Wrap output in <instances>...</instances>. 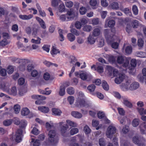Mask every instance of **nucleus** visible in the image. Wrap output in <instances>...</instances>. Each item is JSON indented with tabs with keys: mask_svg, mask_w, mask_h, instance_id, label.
Returning a JSON list of instances; mask_svg holds the SVG:
<instances>
[{
	"mask_svg": "<svg viewBox=\"0 0 146 146\" xmlns=\"http://www.w3.org/2000/svg\"><path fill=\"white\" fill-rule=\"evenodd\" d=\"M115 32V30L114 28H112L111 29H106L104 30V36L108 42H111L113 40L112 38Z\"/></svg>",
	"mask_w": 146,
	"mask_h": 146,
	"instance_id": "obj_1",
	"label": "nucleus"
},
{
	"mask_svg": "<svg viewBox=\"0 0 146 146\" xmlns=\"http://www.w3.org/2000/svg\"><path fill=\"white\" fill-rule=\"evenodd\" d=\"M117 129L113 125H110L107 128L106 132V135L107 137L111 139L113 136H115L117 133Z\"/></svg>",
	"mask_w": 146,
	"mask_h": 146,
	"instance_id": "obj_2",
	"label": "nucleus"
},
{
	"mask_svg": "<svg viewBox=\"0 0 146 146\" xmlns=\"http://www.w3.org/2000/svg\"><path fill=\"white\" fill-rule=\"evenodd\" d=\"M49 136L48 140L50 144L55 145L58 142L57 139L56 137V133L55 130H52L49 131L48 133Z\"/></svg>",
	"mask_w": 146,
	"mask_h": 146,
	"instance_id": "obj_3",
	"label": "nucleus"
},
{
	"mask_svg": "<svg viewBox=\"0 0 146 146\" xmlns=\"http://www.w3.org/2000/svg\"><path fill=\"white\" fill-rule=\"evenodd\" d=\"M117 61L118 63L119 64L123 63V66L125 68L128 66L129 63V61L128 60L121 56H119L118 57Z\"/></svg>",
	"mask_w": 146,
	"mask_h": 146,
	"instance_id": "obj_4",
	"label": "nucleus"
},
{
	"mask_svg": "<svg viewBox=\"0 0 146 146\" xmlns=\"http://www.w3.org/2000/svg\"><path fill=\"white\" fill-rule=\"evenodd\" d=\"M68 128L67 124H64L60 127V131L62 135L64 137H67L69 135V133L67 131Z\"/></svg>",
	"mask_w": 146,
	"mask_h": 146,
	"instance_id": "obj_5",
	"label": "nucleus"
},
{
	"mask_svg": "<svg viewBox=\"0 0 146 146\" xmlns=\"http://www.w3.org/2000/svg\"><path fill=\"white\" fill-rule=\"evenodd\" d=\"M78 103L79 104V105L78 104H76L78 107H85L86 108H88L90 106L89 104L87 102H86L84 100V99L83 98L80 100H78Z\"/></svg>",
	"mask_w": 146,
	"mask_h": 146,
	"instance_id": "obj_6",
	"label": "nucleus"
},
{
	"mask_svg": "<svg viewBox=\"0 0 146 146\" xmlns=\"http://www.w3.org/2000/svg\"><path fill=\"white\" fill-rule=\"evenodd\" d=\"M28 61V60L27 59H20L19 60V62L20 64L19 68L21 70H24L25 69V65Z\"/></svg>",
	"mask_w": 146,
	"mask_h": 146,
	"instance_id": "obj_7",
	"label": "nucleus"
},
{
	"mask_svg": "<svg viewBox=\"0 0 146 146\" xmlns=\"http://www.w3.org/2000/svg\"><path fill=\"white\" fill-rule=\"evenodd\" d=\"M22 135V130L21 129H17L15 134V140L17 142H20L21 140Z\"/></svg>",
	"mask_w": 146,
	"mask_h": 146,
	"instance_id": "obj_8",
	"label": "nucleus"
},
{
	"mask_svg": "<svg viewBox=\"0 0 146 146\" xmlns=\"http://www.w3.org/2000/svg\"><path fill=\"white\" fill-rule=\"evenodd\" d=\"M66 15L67 21L73 19L74 16L73 11L71 9H70L68 11Z\"/></svg>",
	"mask_w": 146,
	"mask_h": 146,
	"instance_id": "obj_9",
	"label": "nucleus"
},
{
	"mask_svg": "<svg viewBox=\"0 0 146 146\" xmlns=\"http://www.w3.org/2000/svg\"><path fill=\"white\" fill-rule=\"evenodd\" d=\"M125 78V75L123 74H119V77L115 79V82L118 84H120L123 80Z\"/></svg>",
	"mask_w": 146,
	"mask_h": 146,
	"instance_id": "obj_10",
	"label": "nucleus"
},
{
	"mask_svg": "<svg viewBox=\"0 0 146 146\" xmlns=\"http://www.w3.org/2000/svg\"><path fill=\"white\" fill-rule=\"evenodd\" d=\"M122 98L123 100V103L125 106L129 108L132 107V104L127 98L123 97Z\"/></svg>",
	"mask_w": 146,
	"mask_h": 146,
	"instance_id": "obj_11",
	"label": "nucleus"
},
{
	"mask_svg": "<svg viewBox=\"0 0 146 146\" xmlns=\"http://www.w3.org/2000/svg\"><path fill=\"white\" fill-rule=\"evenodd\" d=\"M139 86V84L138 82H134L131 84L129 88V89L131 90H134L138 88Z\"/></svg>",
	"mask_w": 146,
	"mask_h": 146,
	"instance_id": "obj_12",
	"label": "nucleus"
},
{
	"mask_svg": "<svg viewBox=\"0 0 146 146\" xmlns=\"http://www.w3.org/2000/svg\"><path fill=\"white\" fill-rule=\"evenodd\" d=\"M65 87L64 84H62L60 86L59 91V94L60 96H63L65 94Z\"/></svg>",
	"mask_w": 146,
	"mask_h": 146,
	"instance_id": "obj_13",
	"label": "nucleus"
},
{
	"mask_svg": "<svg viewBox=\"0 0 146 146\" xmlns=\"http://www.w3.org/2000/svg\"><path fill=\"white\" fill-rule=\"evenodd\" d=\"M137 62L135 59H132L130 62V64L131 65V67H129L128 69L131 70H134V68L136 66Z\"/></svg>",
	"mask_w": 146,
	"mask_h": 146,
	"instance_id": "obj_14",
	"label": "nucleus"
},
{
	"mask_svg": "<svg viewBox=\"0 0 146 146\" xmlns=\"http://www.w3.org/2000/svg\"><path fill=\"white\" fill-rule=\"evenodd\" d=\"M71 114L73 117L77 118H80L82 117V114L77 111H73L71 112Z\"/></svg>",
	"mask_w": 146,
	"mask_h": 146,
	"instance_id": "obj_15",
	"label": "nucleus"
},
{
	"mask_svg": "<svg viewBox=\"0 0 146 146\" xmlns=\"http://www.w3.org/2000/svg\"><path fill=\"white\" fill-rule=\"evenodd\" d=\"M52 114L55 115H60L62 113V111L56 108H53L52 110Z\"/></svg>",
	"mask_w": 146,
	"mask_h": 146,
	"instance_id": "obj_16",
	"label": "nucleus"
},
{
	"mask_svg": "<svg viewBox=\"0 0 146 146\" xmlns=\"http://www.w3.org/2000/svg\"><path fill=\"white\" fill-rule=\"evenodd\" d=\"M106 23H108V26L110 27H113L115 24V21L113 19L110 20L108 21V19H106Z\"/></svg>",
	"mask_w": 146,
	"mask_h": 146,
	"instance_id": "obj_17",
	"label": "nucleus"
},
{
	"mask_svg": "<svg viewBox=\"0 0 146 146\" xmlns=\"http://www.w3.org/2000/svg\"><path fill=\"white\" fill-rule=\"evenodd\" d=\"M38 109L39 110L44 113H48L49 110V109L48 107L44 106L38 107Z\"/></svg>",
	"mask_w": 146,
	"mask_h": 146,
	"instance_id": "obj_18",
	"label": "nucleus"
},
{
	"mask_svg": "<svg viewBox=\"0 0 146 146\" xmlns=\"http://www.w3.org/2000/svg\"><path fill=\"white\" fill-rule=\"evenodd\" d=\"M8 92L10 95L15 96L17 94V91L16 87H13L10 90H8Z\"/></svg>",
	"mask_w": 146,
	"mask_h": 146,
	"instance_id": "obj_19",
	"label": "nucleus"
},
{
	"mask_svg": "<svg viewBox=\"0 0 146 146\" xmlns=\"http://www.w3.org/2000/svg\"><path fill=\"white\" fill-rule=\"evenodd\" d=\"M121 10L123 11L124 13L127 15L129 16H132V14L131 13V11L128 8H126L123 9V8H120Z\"/></svg>",
	"mask_w": 146,
	"mask_h": 146,
	"instance_id": "obj_20",
	"label": "nucleus"
},
{
	"mask_svg": "<svg viewBox=\"0 0 146 146\" xmlns=\"http://www.w3.org/2000/svg\"><path fill=\"white\" fill-rule=\"evenodd\" d=\"M33 17L32 15H20L19 17L23 20H28L32 18Z\"/></svg>",
	"mask_w": 146,
	"mask_h": 146,
	"instance_id": "obj_21",
	"label": "nucleus"
},
{
	"mask_svg": "<svg viewBox=\"0 0 146 146\" xmlns=\"http://www.w3.org/2000/svg\"><path fill=\"white\" fill-rule=\"evenodd\" d=\"M21 114L23 116L27 115L30 113L29 109L27 108H23L21 111Z\"/></svg>",
	"mask_w": 146,
	"mask_h": 146,
	"instance_id": "obj_22",
	"label": "nucleus"
},
{
	"mask_svg": "<svg viewBox=\"0 0 146 146\" xmlns=\"http://www.w3.org/2000/svg\"><path fill=\"white\" fill-rule=\"evenodd\" d=\"M110 6L112 9L114 10H117L119 8L118 3L115 2L111 3L110 4Z\"/></svg>",
	"mask_w": 146,
	"mask_h": 146,
	"instance_id": "obj_23",
	"label": "nucleus"
},
{
	"mask_svg": "<svg viewBox=\"0 0 146 146\" xmlns=\"http://www.w3.org/2000/svg\"><path fill=\"white\" fill-rule=\"evenodd\" d=\"M68 39L70 42H73L75 39V36L72 33H69L67 35Z\"/></svg>",
	"mask_w": 146,
	"mask_h": 146,
	"instance_id": "obj_24",
	"label": "nucleus"
},
{
	"mask_svg": "<svg viewBox=\"0 0 146 146\" xmlns=\"http://www.w3.org/2000/svg\"><path fill=\"white\" fill-rule=\"evenodd\" d=\"M88 42L90 44H93L95 42V39L93 36L89 35L88 38Z\"/></svg>",
	"mask_w": 146,
	"mask_h": 146,
	"instance_id": "obj_25",
	"label": "nucleus"
},
{
	"mask_svg": "<svg viewBox=\"0 0 146 146\" xmlns=\"http://www.w3.org/2000/svg\"><path fill=\"white\" fill-rule=\"evenodd\" d=\"M31 98L33 99L38 100V99H46V97L42 95H34L31 96Z\"/></svg>",
	"mask_w": 146,
	"mask_h": 146,
	"instance_id": "obj_26",
	"label": "nucleus"
},
{
	"mask_svg": "<svg viewBox=\"0 0 146 146\" xmlns=\"http://www.w3.org/2000/svg\"><path fill=\"white\" fill-rule=\"evenodd\" d=\"M9 86V84L7 82H3L1 84L2 88L5 90H8Z\"/></svg>",
	"mask_w": 146,
	"mask_h": 146,
	"instance_id": "obj_27",
	"label": "nucleus"
},
{
	"mask_svg": "<svg viewBox=\"0 0 146 146\" xmlns=\"http://www.w3.org/2000/svg\"><path fill=\"white\" fill-rule=\"evenodd\" d=\"M132 11L133 14L135 15H137L138 14L139 11L136 5H134L132 6Z\"/></svg>",
	"mask_w": 146,
	"mask_h": 146,
	"instance_id": "obj_28",
	"label": "nucleus"
},
{
	"mask_svg": "<svg viewBox=\"0 0 146 146\" xmlns=\"http://www.w3.org/2000/svg\"><path fill=\"white\" fill-rule=\"evenodd\" d=\"M140 120L138 119L135 118L133 119L132 122V125L134 127H137L139 124Z\"/></svg>",
	"mask_w": 146,
	"mask_h": 146,
	"instance_id": "obj_29",
	"label": "nucleus"
},
{
	"mask_svg": "<svg viewBox=\"0 0 146 146\" xmlns=\"http://www.w3.org/2000/svg\"><path fill=\"white\" fill-rule=\"evenodd\" d=\"M61 1L60 0H52V5L54 7H57Z\"/></svg>",
	"mask_w": 146,
	"mask_h": 146,
	"instance_id": "obj_30",
	"label": "nucleus"
},
{
	"mask_svg": "<svg viewBox=\"0 0 146 146\" xmlns=\"http://www.w3.org/2000/svg\"><path fill=\"white\" fill-rule=\"evenodd\" d=\"M66 7L68 8L72 7L73 5V2L70 0H67L65 2Z\"/></svg>",
	"mask_w": 146,
	"mask_h": 146,
	"instance_id": "obj_31",
	"label": "nucleus"
},
{
	"mask_svg": "<svg viewBox=\"0 0 146 146\" xmlns=\"http://www.w3.org/2000/svg\"><path fill=\"white\" fill-rule=\"evenodd\" d=\"M63 30L61 29H60L58 30V33L59 35V39L61 41H63L64 40V37L63 35Z\"/></svg>",
	"mask_w": 146,
	"mask_h": 146,
	"instance_id": "obj_32",
	"label": "nucleus"
},
{
	"mask_svg": "<svg viewBox=\"0 0 146 146\" xmlns=\"http://www.w3.org/2000/svg\"><path fill=\"white\" fill-rule=\"evenodd\" d=\"M100 34V31L98 28H95L93 31V35L94 36H96L99 35Z\"/></svg>",
	"mask_w": 146,
	"mask_h": 146,
	"instance_id": "obj_33",
	"label": "nucleus"
},
{
	"mask_svg": "<svg viewBox=\"0 0 146 146\" xmlns=\"http://www.w3.org/2000/svg\"><path fill=\"white\" fill-rule=\"evenodd\" d=\"M67 93L70 95L73 94L75 92L74 89L73 87H69L66 89Z\"/></svg>",
	"mask_w": 146,
	"mask_h": 146,
	"instance_id": "obj_34",
	"label": "nucleus"
},
{
	"mask_svg": "<svg viewBox=\"0 0 146 146\" xmlns=\"http://www.w3.org/2000/svg\"><path fill=\"white\" fill-rule=\"evenodd\" d=\"M95 88V86L93 84L89 85L87 87V89L90 92H94Z\"/></svg>",
	"mask_w": 146,
	"mask_h": 146,
	"instance_id": "obj_35",
	"label": "nucleus"
},
{
	"mask_svg": "<svg viewBox=\"0 0 146 146\" xmlns=\"http://www.w3.org/2000/svg\"><path fill=\"white\" fill-rule=\"evenodd\" d=\"M132 26L134 28H137L139 25V23L138 21L136 20H134L132 22Z\"/></svg>",
	"mask_w": 146,
	"mask_h": 146,
	"instance_id": "obj_36",
	"label": "nucleus"
},
{
	"mask_svg": "<svg viewBox=\"0 0 146 146\" xmlns=\"http://www.w3.org/2000/svg\"><path fill=\"white\" fill-rule=\"evenodd\" d=\"M102 85L103 88L106 90H108L109 88V86L107 82L105 80H103L102 83Z\"/></svg>",
	"mask_w": 146,
	"mask_h": 146,
	"instance_id": "obj_37",
	"label": "nucleus"
},
{
	"mask_svg": "<svg viewBox=\"0 0 146 146\" xmlns=\"http://www.w3.org/2000/svg\"><path fill=\"white\" fill-rule=\"evenodd\" d=\"M78 129L77 128H73L70 131V135H73L77 133L78 132Z\"/></svg>",
	"mask_w": 146,
	"mask_h": 146,
	"instance_id": "obj_38",
	"label": "nucleus"
},
{
	"mask_svg": "<svg viewBox=\"0 0 146 146\" xmlns=\"http://www.w3.org/2000/svg\"><path fill=\"white\" fill-rule=\"evenodd\" d=\"M65 6L63 3L60 4L58 8V10L60 12H64L65 10Z\"/></svg>",
	"mask_w": 146,
	"mask_h": 146,
	"instance_id": "obj_39",
	"label": "nucleus"
},
{
	"mask_svg": "<svg viewBox=\"0 0 146 146\" xmlns=\"http://www.w3.org/2000/svg\"><path fill=\"white\" fill-rule=\"evenodd\" d=\"M92 29V27L88 25H85L83 28V30L84 31L88 32L90 31Z\"/></svg>",
	"mask_w": 146,
	"mask_h": 146,
	"instance_id": "obj_40",
	"label": "nucleus"
},
{
	"mask_svg": "<svg viewBox=\"0 0 146 146\" xmlns=\"http://www.w3.org/2000/svg\"><path fill=\"white\" fill-rule=\"evenodd\" d=\"M137 55L138 57L141 58H145L146 57V53L142 52H137Z\"/></svg>",
	"mask_w": 146,
	"mask_h": 146,
	"instance_id": "obj_41",
	"label": "nucleus"
},
{
	"mask_svg": "<svg viewBox=\"0 0 146 146\" xmlns=\"http://www.w3.org/2000/svg\"><path fill=\"white\" fill-rule=\"evenodd\" d=\"M66 122L70 126L72 127H75L77 126V125L76 123L69 120H66Z\"/></svg>",
	"mask_w": 146,
	"mask_h": 146,
	"instance_id": "obj_42",
	"label": "nucleus"
},
{
	"mask_svg": "<svg viewBox=\"0 0 146 146\" xmlns=\"http://www.w3.org/2000/svg\"><path fill=\"white\" fill-rule=\"evenodd\" d=\"M39 140H36L35 141V139L33 138L31 139V143H33V146H39L40 145V142Z\"/></svg>",
	"mask_w": 146,
	"mask_h": 146,
	"instance_id": "obj_43",
	"label": "nucleus"
},
{
	"mask_svg": "<svg viewBox=\"0 0 146 146\" xmlns=\"http://www.w3.org/2000/svg\"><path fill=\"white\" fill-rule=\"evenodd\" d=\"M80 76L81 79L85 80L87 79L88 75L86 73H82L80 74Z\"/></svg>",
	"mask_w": 146,
	"mask_h": 146,
	"instance_id": "obj_44",
	"label": "nucleus"
},
{
	"mask_svg": "<svg viewBox=\"0 0 146 146\" xmlns=\"http://www.w3.org/2000/svg\"><path fill=\"white\" fill-rule=\"evenodd\" d=\"M41 39L39 37H38L36 40L32 39L31 40V42L33 43L39 44L40 43Z\"/></svg>",
	"mask_w": 146,
	"mask_h": 146,
	"instance_id": "obj_45",
	"label": "nucleus"
},
{
	"mask_svg": "<svg viewBox=\"0 0 146 146\" xmlns=\"http://www.w3.org/2000/svg\"><path fill=\"white\" fill-rule=\"evenodd\" d=\"M84 131L86 134L89 133L91 132V129L87 125H85L84 128Z\"/></svg>",
	"mask_w": 146,
	"mask_h": 146,
	"instance_id": "obj_46",
	"label": "nucleus"
},
{
	"mask_svg": "<svg viewBox=\"0 0 146 146\" xmlns=\"http://www.w3.org/2000/svg\"><path fill=\"white\" fill-rule=\"evenodd\" d=\"M60 52L58 49H57L54 47H53L51 52V54L53 55V54H56L57 53H60Z\"/></svg>",
	"mask_w": 146,
	"mask_h": 146,
	"instance_id": "obj_47",
	"label": "nucleus"
},
{
	"mask_svg": "<svg viewBox=\"0 0 146 146\" xmlns=\"http://www.w3.org/2000/svg\"><path fill=\"white\" fill-rule=\"evenodd\" d=\"M107 68L110 75H111L113 74V70L114 69H113L112 67L108 65L107 66Z\"/></svg>",
	"mask_w": 146,
	"mask_h": 146,
	"instance_id": "obj_48",
	"label": "nucleus"
},
{
	"mask_svg": "<svg viewBox=\"0 0 146 146\" xmlns=\"http://www.w3.org/2000/svg\"><path fill=\"white\" fill-rule=\"evenodd\" d=\"M99 142L100 146H105L106 145V141L104 138H101L100 139Z\"/></svg>",
	"mask_w": 146,
	"mask_h": 146,
	"instance_id": "obj_49",
	"label": "nucleus"
},
{
	"mask_svg": "<svg viewBox=\"0 0 146 146\" xmlns=\"http://www.w3.org/2000/svg\"><path fill=\"white\" fill-rule=\"evenodd\" d=\"M14 109L15 113H18L20 111V106L19 105H15L14 106Z\"/></svg>",
	"mask_w": 146,
	"mask_h": 146,
	"instance_id": "obj_50",
	"label": "nucleus"
},
{
	"mask_svg": "<svg viewBox=\"0 0 146 146\" xmlns=\"http://www.w3.org/2000/svg\"><path fill=\"white\" fill-rule=\"evenodd\" d=\"M99 22V19L98 18H96L93 19L92 21V24L93 25H98Z\"/></svg>",
	"mask_w": 146,
	"mask_h": 146,
	"instance_id": "obj_51",
	"label": "nucleus"
},
{
	"mask_svg": "<svg viewBox=\"0 0 146 146\" xmlns=\"http://www.w3.org/2000/svg\"><path fill=\"white\" fill-rule=\"evenodd\" d=\"M96 70H97V71L99 73H102L104 71L103 68L101 65L98 66L96 68Z\"/></svg>",
	"mask_w": 146,
	"mask_h": 146,
	"instance_id": "obj_52",
	"label": "nucleus"
},
{
	"mask_svg": "<svg viewBox=\"0 0 146 146\" xmlns=\"http://www.w3.org/2000/svg\"><path fill=\"white\" fill-rule=\"evenodd\" d=\"M70 31L73 34L77 36H79L80 34L79 31H78L77 30L74 29H71Z\"/></svg>",
	"mask_w": 146,
	"mask_h": 146,
	"instance_id": "obj_53",
	"label": "nucleus"
},
{
	"mask_svg": "<svg viewBox=\"0 0 146 146\" xmlns=\"http://www.w3.org/2000/svg\"><path fill=\"white\" fill-rule=\"evenodd\" d=\"M74 100V98L72 96H70L68 98V100L70 105H72L73 104Z\"/></svg>",
	"mask_w": 146,
	"mask_h": 146,
	"instance_id": "obj_54",
	"label": "nucleus"
},
{
	"mask_svg": "<svg viewBox=\"0 0 146 146\" xmlns=\"http://www.w3.org/2000/svg\"><path fill=\"white\" fill-rule=\"evenodd\" d=\"M144 42L141 38H139L138 40L137 44L138 46L140 47H142L143 45Z\"/></svg>",
	"mask_w": 146,
	"mask_h": 146,
	"instance_id": "obj_55",
	"label": "nucleus"
},
{
	"mask_svg": "<svg viewBox=\"0 0 146 146\" xmlns=\"http://www.w3.org/2000/svg\"><path fill=\"white\" fill-rule=\"evenodd\" d=\"M90 4L91 6L93 7L96 6L97 5V2L96 0H90Z\"/></svg>",
	"mask_w": 146,
	"mask_h": 146,
	"instance_id": "obj_56",
	"label": "nucleus"
},
{
	"mask_svg": "<svg viewBox=\"0 0 146 146\" xmlns=\"http://www.w3.org/2000/svg\"><path fill=\"white\" fill-rule=\"evenodd\" d=\"M0 73L3 76H5L6 75V71L4 69H2L1 66H0Z\"/></svg>",
	"mask_w": 146,
	"mask_h": 146,
	"instance_id": "obj_57",
	"label": "nucleus"
},
{
	"mask_svg": "<svg viewBox=\"0 0 146 146\" xmlns=\"http://www.w3.org/2000/svg\"><path fill=\"white\" fill-rule=\"evenodd\" d=\"M43 77L45 80H48L50 78V74L48 72H46L44 74Z\"/></svg>",
	"mask_w": 146,
	"mask_h": 146,
	"instance_id": "obj_58",
	"label": "nucleus"
},
{
	"mask_svg": "<svg viewBox=\"0 0 146 146\" xmlns=\"http://www.w3.org/2000/svg\"><path fill=\"white\" fill-rule=\"evenodd\" d=\"M19 124H20V126L21 127H25L27 125L26 121L24 120H22L21 121L20 123Z\"/></svg>",
	"mask_w": 146,
	"mask_h": 146,
	"instance_id": "obj_59",
	"label": "nucleus"
},
{
	"mask_svg": "<svg viewBox=\"0 0 146 146\" xmlns=\"http://www.w3.org/2000/svg\"><path fill=\"white\" fill-rule=\"evenodd\" d=\"M132 51V50L131 48L129 46H127L125 49V52L127 54H131Z\"/></svg>",
	"mask_w": 146,
	"mask_h": 146,
	"instance_id": "obj_60",
	"label": "nucleus"
},
{
	"mask_svg": "<svg viewBox=\"0 0 146 146\" xmlns=\"http://www.w3.org/2000/svg\"><path fill=\"white\" fill-rule=\"evenodd\" d=\"M80 12L81 15H84L86 12V9L85 7H82L80 9Z\"/></svg>",
	"mask_w": 146,
	"mask_h": 146,
	"instance_id": "obj_61",
	"label": "nucleus"
},
{
	"mask_svg": "<svg viewBox=\"0 0 146 146\" xmlns=\"http://www.w3.org/2000/svg\"><path fill=\"white\" fill-rule=\"evenodd\" d=\"M11 123V121L10 120H7L3 122V125L5 126H8Z\"/></svg>",
	"mask_w": 146,
	"mask_h": 146,
	"instance_id": "obj_62",
	"label": "nucleus"
},
{
	"mask_svg": "<svg viewBox=\"0 0 146 146\" xmlns=\"http://www.w3.org/2000/svg\"><path fill=\"white\" fill-rule=\"evenodd\" d=\"M101 5L102 6L105 7L108 5V4L106 0H101Z\"/></svg>",
	"mask_w": 146,
	"mask_h": 146,
	"instance_id": "obj_63",
	"label": "nucleus"
},
{
	"mask_svg": "<svg viewBox=\"0 0 146 146\" xmlns=\"http://www.w3.org/2000/svg\"><path fill=\"white\" fill-rule=\"evenodd\" d=\"M31 132L35 135H36L39 133L38 130L36 128L34 127L31 131Z\"/></svg>",
	"mask_w": 146,
	"mask_h": 146,
	"instance_id": "obj_64",
	"label": "nucleus"
}]
</instances>
